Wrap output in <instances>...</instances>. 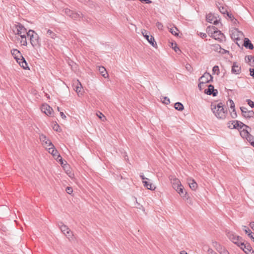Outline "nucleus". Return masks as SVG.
Masks as SVG:
<instances>
[{"label":"nucleus","mask_w":254,"mask_h":254,"mask_svg":"<svg viewBox=\"0 0 254 254\" xmlns=\"http://www.w3.org/2000/svg\"><path fill=\"white\" fill-rule=\"evenodd\" d=\"M211 109L216 117L219 119H225L227 114V110L224 108L222 103H213L211 105Z\"/></svg>","instance_id":"f257e3e1"},{"label":"nucleus","mask_w":254,"mask_h":254,"mask_svg":"<svg viewBox=\"0 0 254 254\" xmlns=\"http://www.w3.org/2000/svg\"><path fill=\"white\" fill-rule=\"evenodd\" d=\"M11 53L12 55L13 56L14 58L16 60V62L19 64L20 66L23 67L24 69H26L28 68L27 64L25 60V59L23 57L22 55L21 54L19 51L17 49H12L11 51Z\"/></svg>","instance_id":"f03ea898"},{"label":"nucleus","mask_w":254,"mask_h":254,"mask_svg":"<svg viewBox=\"0 0 254 254\" xmlns=\"http://www.w3.org/2000/svg\"><path fill=\"white\" fill-rule=\"evenodd\" d=\"M27 35L30 38V43L34 47L40 45V40L39 35L34 30H29L27 32Z\"/></svg>","instance_id":"7ed1b4c3"},{"label":"nucleus","mask_w":254,"mask_h":254,"mask_svg":"<svg viewBox=\"0 0 254 254\" xmlns=\"http://www.w3.org/2000/svg\"><path fill=\"white\" fill-rule=\"evenodd\" d=\"M211 29H213V31L211 32V34H213L212 37L219 42H222L225 38L224 35L214 26H209L207 27V30L208 32H209Z\"/></svg>","instance_id":"20e7f679"},{"label":"nucleus","mask_w":254,"mask_h":254,"mask_svg":"<svg viewBox=\"0 0 254 254\" xmlns=\"http://www.w3.org/2000/svg\"><path fill=\"white\" fill-rule=\"evenodd\" d=\"M59 226L62 232L68 238L72 237L73 236L72 232L68 227L64 224L62 222L59 223Z\"/></svg>","instance_id":"39448f33"},{"label":"nucleus","mask_w":254,"mask_h":254,"mask_svg":"<svg viewBox=\"0 0 254 254\" xmlns=\"http://www.w3.org/2000/svg\"><path fill=\"white\" fill-rule=\"evenodd\" d=\"M141 33L143 36L152 46L155 47L157 45L154 40V37L152 35H150V33L148 31L144 29L142 30Z\"/></svg>","instance_id":"423d86ee"},{"label":"nucleus","mask_w":254,"mask_h":254,"mask_svg":"<svg viewBox=\"0 0 254 254\" xmlns=\"http://www.w3.org/2000/svg\"><path fill=\"white\" fill-rule=\"evenodd\" d=\"M240 110L242 112L243 116L246 119H250L254 117V112L253 110H248V109L244 107H241Z\"/></svg>","instance_id":"0eeeda50"},{"label":"nucleus","mask_w":254,"mask_h":254,"mask_svg":"<svg viewBox=\"0 0 254 254\" xmlns=\"http://www.w3.org/2000/svg\"><path fill=\"white\" fill-rule=\"evenodd\" d=\"M212 80L213 77L207 72H205L198 79V81H201V83H204L205 84L210 82Z\"/></svg>","instance_id":"6e6552de"},{"label":"nucleus","mask_w":254,"mask_h":254,"mask_svg":"<svg viewBox=\"0 0 254 254\" xmlns=\"http://www.w3.org/2000/svg\"><path fill=\"white\" fill-rule=\"evenodd\" d=\"M39 139L42 142L43 146L45 148H47V145L53 146V144H52L51 140L48 139L46 135L43 134H41L40 135Z\"/></svg>","instance_id":"1a4fd4ad"},{"label":"nucleus","mask_w":254,"mask_h":254,"mask_svg":"<svg viewBox=\"0 0 254 254\" xmlns=\"http://www.w3.org/2000/svg\"><path fill=\"white\" fill-rule=\"evenodd\" d=\"M49 152L52 154V155L54 157H57V159H59V161H61V164H63L62 158L60 156V155L59 154L57 150L55 148L54 145H53V146H51L49 148H48Z\"/></svg>","instance_id":"9d476101"},{"label":"nucleus","mask_w":254,"mask_h":254,"mask_svg":"<svg viewBox=\"0 0 254 254\" xmlns=\"http://www.w3.org/2000/svg\"><path fill=\"white\" fill-rule=\"evenodd\" d=\"M204 93L207 95H212L213 96H216L218 93L216 89H214V86L212 84H209L208 86V88L205 89Z\"/></svg>","instance_id":"9b49d317"},{"label":"nucleus","mask_w":254,"mask_h":254,"mask_svg":"<svg viewBox=\"0 0 254 254\" xmlns=\"http://www.w3.org/2000/svg\"><path fill=\"white\" fill-rule=\"evenodd\" d=\"M206 20L207 22L213 23L214 25H217L220 19H218L216 16L210 13L207 15Z\"/></svg>","instance_id":"f8f14e48"},{"label":"nucleus","mask_w":254,"mask_h":254,"mask_svg":"<svg viewBox=\"0 0 254 254\" xmlns=\"http://www.w3.org/2000/svg\"><path fill=\"white\" fill-rule=\"evenodd\" d=\"M41 111L47 116H50L53 112V109L48 104H43L41 107Z\"/></svg>","instance_id":"ddd939ff"},{"label":"nucleus","mask_w":254,"mask_h":254,"mask_svg":"<svg viewBox=\"0 0 254 254\" xmlns=\"http://www.w3.org/2000/svg\"><path fill=\"white\" fill-rule=\"evenodd\" d=\"M231 125H233V128L235 129H241L243 127H245L247 128L249 127L243 124L242 122L239 121H231Z\"/></svg>","instance_id":"4468645a"},{"label":"nucleus","mask_w":254,"mask_h":254,"mask_svg":"<svg viewBox=\"0 0 254 254\" xmlns=\"http://www.w3.org/2000/svg\"><path fill=\"white\" fill-rule=\"evenodd\" d=\"M231 71L234 74H238L241 72V67L237 63L235 62L232 66Z\"/></svg>","instance_id":"2eb2a0df"},{"label":"nucleus","mask_w":254,"mask_h":254,"mask_svg":"<svg viewBox=\"0 0 254 254\" xmlns=\"http://www.w3.org/2000/svg\"><path fill=\"white\" fill-rule=\"evenodd\" d=\"M16 27L17 28V34L21 35L22 34H27V29L20 23H18Z\"/></svg>","instance_id":"dca6fc26"},{"label":"nucleus","mask_w":254,"mask_h":254,"mask_svg":"<svg viewBox=\"0 0 254 254\" xmlns=\"http://www.w3.org/2000/svg\"><path fill=\"white\" fill-rule=\"evenodd\" d=\"M227 236L229 239L234 244L238 240H241V237L235 235L232 232H229L227 234Z\"/></svg>","instance_id":"f3484780"},{"label":"nucleus","mask_w":254,"mask_h":254,"mask_svg":"<svg viewBox=\"0 0 254 254\" xmlns=\"http://www.w3.org/2000/svg\"><path fill=\"white\" fill-rule=\"evenodd\" d=\"M173 188L177 191L180 187H182V185L180 181L178 179H174L172 182Z\"/></svg>","instance_id":"a211bd4d"},{"label":"nucleus","mask_w":254,"mask_h":254,"mask_svg":"<svg viewBox=\"0 0 254 254\" xmlns=\"http://www.w3.org/2000/svg\"><path fill=\"white\" fill-rule=\"evenodd\" d=\"M177 191L184 198L187 199L189 198V195L187 192L184 190V187L183 186H182V187H180L179 189L177 190Z\"/></svg>","instance_id":"6ab92c4d"},{"label":"nucleus","mask_w":254,"mask_h":254,"mask_svg":"<svg viewBox=\"0 0 254 254\" xmlns=\"http://www.w3.org/2000/svg\"><path fill=\"white\" fill-rule=\"evenodd\" d=\"M241 249L247 254H249L253 250L251 246L248 243H244V245L241 247Z\"/></svg>","instance_id":"aec40b11"},{"label":"nucleus","mask_w":254,"mask_h":254,"mask_svg":"<svg viewBox=\"0 0 254 254\" xmlns=\"http://www.w3.org/2000/svg\"><path fill=\"white\" fill-rule=\"evenodd\" d=\"M244 46L246 48H248L250 50H253L254 49V46L253 44L251 43V41L248 38H245Z\"/></svg>","instance_id":"412c9836"},{"label":"nucleus","mask_w":254,"mask_h":254,"mask_svg":"<svg viewBox=\"0 0 254 254\" xmlns=\"http://www.w3.org/2000/svg\"><path fill=\"white\" fill-rule=\"evenodd\" d=\"M213 246L215 248L216 251L219 253V254H220L221 252H222L225 249L224 247H222L221 245L216 242H213Z\"/></svg>","instance_id":"4be33fe9"},{"label":"nucleus","mask_w":254,"mask_h":254,"mask_svg":"<svg viewBox=\"0 0 254 254\" xmlns=\"http://www.w3.org/2000/svg\"><path fill=\"white\" fill-rule=\"evenodd\" d=\"M142 183L143 184L144 187H145L148 190H154L155 189V187L154 186H153L150 182L147 181V180L143 181Z\"/></svg>","instance_id":"5701e85b"},{"label":"nucleus","mask_w":254,"mask_h":254,"mask_svg":"<svg viewBox=\"0 0 254 254\" xmlns=\"http://www.w3.org/2000/svg\"><path fill=\"white\" fill-rule=\"evenodd\" d=\"M245 60L251 66H254V57L252 55H249L246 57Z\"/></svg>","instance_id":"b1692460"},{"label":"nucleus","mask_w":254,"mask_h":254,"mask_svg":"<svg viewBox=\"0 0 254 254\" xmlns=\"http://www.w3.org/2000/svg\"><path fill=\"white\" fill-rule=\"evenodd\" d=\"M240 134L241 136L243 138H248V137H252V135L249 133V132L247 130L244 129L240 132Z\"/></svg>","instance_id":"393cba45"},{"label":"nucleus","mask_w":254,"mask_h":254,"mask_svg":"<svg viewBox=\"0 0 254 254\" xmlns=\"http://www.w3.org/2000/svg\"><path fill=\"white\" fill-rule=\"evenodd\" d=\"M47 34L48 37L53 39H55L57 37V34L50 29L47 30Z\"/></svg>","instance_id":"a878e982"},{"label":"nucleus","mask_w":254,"mask_h":254,"mask_svg":"<svg viewBox=\"0 0 254 254\" xmlns=\"http://www.w3.org/2000/svg\"><path fill=\"white\" fill-rule=\"evenodd\" d=\"M76 84L77 85L74 87V89L79 94L81 92L82 87L81 83L78 80H77Z\"/></svg>","instance_id":"bb28decb"},{"label":"nucleus","mask_w":254,"mask_h":254,"mask_svg":"<svg viewBox=\"0 0 254 254\" xmlns=\"http://www.w3.org/2000/svg\"><path fill=\"white\" fill-rule=\"evenodd\" d=\"M174 108L176 110L182 111L183 110L184 107L183 105L180 102H177L174 105Z\"/></svg>","instance_id":"cd10ccee"},{"label":"nucleus","mask_w":254,"mask_h":254,"mask_svg":"<svg viewBox=\"0 0 254 254\" xmlns=\"http://www.w3.org/2000/svg\"><path fill=\"white\" fill-rule=\"evenodd\" d=\"M82 16V14L81 12H73L71 17L75 20H78Z\"/></svg>","instance_id":"c85d7f7f"},{"label":"nucleus","mask_w":254,"mask_h":254,"mask_svg":"<svg viewBox=\"0 0 254 254\" xmlns=\"http://www.w3.org/2000/svg\"><path fill=\"white\" fill-rule=\"evenodd\" d=\"M99 71L102 75L105 78L106 77V75H107V72H106V70L105 68L103 66L99 67Z\"/></svg>","instance_id":"c756f323"},{"label":"nucleus","mask_w":254,"mask_h":254,"mask_svg":"<svg viewBox=\"0 0 254 254\" xmlns=\"http://www.w3.org/2000/svg\"><path fill=\"white\" fill-rule=\"evenodd\" d=\"M212 49L215 51H216L218 53H220L221 51L222 50V48L221 46L218 44H214L212 45Z\"/></svg>","instance_id":"7c9ffc66"},{"label":"nucleus","mask_w":254,"mask_h":254,"mask_svg":"<svg viewBox=\"0 0 254 254\" xmlns=\"http://www.w3.org/2000/svg\"><path fill=\"white\" fill-rule=\"evenodd\" d=\"M191 181V182L189 183V186L192 190H194L197 188V184L193 180Z\"/></svg>","instance_id":"2f4dec72"},{"label":"nucleus","mask_w":254,"mask_h":254,"mask_svg":"<svg viewBox=\"0 0 254 254\" xmlns=\"http://www.w3.org/2000/svg\"><path fill=\"white\" fill-rule=\"evenodd\" d=\"M170 32L175 36H178L179 34L177 32L178 31V29L176 27H174L172 28H170Z\"/></svg>","instance_id":"473e14b6"},{"label":"nucleus","mask_w":254,"mask_h":254,"mask_svg":"<svg viewBox=\"0 0 254 254\" xmlns=\"http://www.w3.org/2000/svg\"><path fill=\"white\" fill-rule=\"evenodd\" d=\"M220 12L223 14H225L228 12L226 7L223 6H220L219 7Z\"/></svg>","instance_id":"72a5a7b5"},{"label":"nucleus","mask_w":254,"mask_h":254,"mask_svg":"<svg viewBox=\"0 0 254 254\" xmlns=\"http://www.w3.org/2000/svg\"><path fill=\"white\" fill-rule=\"evenodd\" d=\"M244 242L241 237V240H238V241L235 242V244L237 245L238 247H241L244 245Z\"/></svg>","instance_id":"f704fd0d"},{"label":"nucleus","mask_w":254,"mask_h":254,"mask_svg":"<svg viewBox=\"0 0 254 254\" xmlns=\"http://www.w3.org/2000/svg\"><path fill=\"white\" fill-rule=\"evenodd\" d=\"M64 13L66 15H68V16H69L70 17L71 16V15H72V13L73 12V11H71L70 9H68V8L64 9Z\"/></svg>","instance_id":"c9c22d12"},{"label":"nucleus","mask_w":254,"mask_h":254,"mask_svg":"<svg viewBox=\"0 0 254 254\" xmlns=\"http://www.w3.org/2000/svg\"><path fill=\"white\" fill-rule=\"evenodd\" d=\"M213 74L216 73L217 75L219 74V68L217 65H215L212 68Z\"/></svg>","instance_id":"e433bc0d"},{"label":"nucleus","mask_w":254,"mask_h":254,"mask_svg":"<svg viewBox=\"0 0 254 254\" xmlns=\"http://www.w3.org/2000/svg\"><path fill=\"white\" fill-rule=\"evenodd\" d=\"M226 14L227 16L231 19V20L234 21V22H236V21H237V19L234 18L232 14L228 12H227Z\"/></svg>","instance_id":"4c0bfd02"},{"label":"nucleus","mask_w":254,"mask_h":254,"mask_svg":"<svg viewBox=\"0 0 254 254\" xmlns=\"http://www.w3.org/2000/svg\"><path fill=\"white\" fill-rule=\"evenodd\" d=\"M172 48L175 50V52H177L178 51L180 52V50L179 49V47H178L176 43L173 44L172 43Z\"/></svg>","instance_id":"58836bf2"},{"label":"nucleus","mask_w":254,"mask_h":254,"mask_svg":"<svg viewBox=\"0 0 254 254\" xmlns=\"http://www.w3.org/2000/svg\"><path fill=\"white\" fill-rule=\"evenodd\" d=\"M231 116L232 118L235 119L237 117V113L235 109H233L232 112L231 113Z\"/></svg>","instance_id":"ea45409f"},{"label":"nucleus","mask_w":254,"mask_h":254,"mask_svg":"<svg viewBox=\"0 0 254 254\" xmlns=\"http://www.w3.org/2000/svg\"><path fill=\"white\" fill-rule=\"evenodd\" d=\"M246 102L251 108L254 107V102L253 101H251L250 99H247Z\"/></svg>","instance_id":"a19ab883"},{"label":"nucleus","mask_w":254,"mask_h":254,"mask_svg":"<svg viewBox=\"0 0 254 254\" xmlns=\"http://www.w3.org/2000/svg\"><path fill=\"white\" fill-rule=\"evenodd\" d=\"M53 128L54 130L57 131H60L61 130L60 126L58 124H55L53 127Z\"/></svg>","instance_id":"79ce46f5"},{"label":"nucleus","mask_w":254,"mask_h":254,"mask_svg":"<svg viewBox=\"0 0 254 254\" xmlns=\"http://www.w3.org/2000/svg\"><path fill=\"white\" fill-rule=\"evenodd\" d=\"M156 26L157 27L158 29L159 30H162L163 29V24L160 22H157L156 23Z\"/></svg>","instance_id":"37998d69"},{"label":"nucleus","mask_w":254,"mask_h":254,"mask_svg":"<svg viewBox=\"0 0 254 254\" xmlns=\"http://www.w3.org/2000/svg\"><path fill=\"white\" fill-rule=\"evenodd\" d=\"M65 190H66V192L68 194H71L73 191V190H72V188L69 187H67L66 188Z\"/></svg>","instance_id":"c03bdc74"},{"label":"nucleus","mask_w":254,"mask_h":254,"mask_svg":"<svg viewBox=\"0 0 254 254\" xmlns=\"http://www.w3.org/2000/svg\"><path fill=\"white\" fill-rule=\"evenodd\" d=\"M243 227H244L243 230L246 234H248L249 233H250L251 232V230L249 228H248L247 226H244Z\"/></svg>","instance_id":"a18cd8bd"},{"label":"nucleus","mask_w":254,"mask_h":254,"mask_svg":"<svg viewBox=\"0 0 254 254\" xmlns=\"http://www.w3.org/2000/svg\"><path fill=\"white\" fill-rule=\"evenodd\" d=\"M170 102V100L168 97H164V100L163 101V103L167 105V104H169Z\"/></svg>","instance_id":"49530a36"},{"label":"nucleus","mask_w":254,"mask_h":254,"mask_svg":"<svg viewBox=\"0 0 254 254\" xmlns=\"http://www.w3.org/2000/svg\"><path fill=\"white\" fill-rule=\"evenodd\" d=\"M20 43H21V45H22L23 46H26L27 45L26 38L21 39Z\"/></svg>","instance_id":"de8ad7c7"},{"label":"nucleus","mask_w":254,"mask_h":254,"mask_svg":"<svg viewBox=\"0 0 254 254\" xmlns=\"http://www.w3.org/2000/svg\"><path fill=\"white\" fill-rule=\"evenodd\" d=\"M207 252L209 254H217L211 248H208L207 250Z\"/></svg>","instance_id":"09e8293b"},{"label":"nucleus","mask_w":254,"mask_h":254,"mask_svg":"<svg viewBox=\"0 0 254 254\" xmlns=\"http://www.w3.org/2000/svg\"><path fill=\"white\" fill-rule=\"evenodd\" d=\"M186 68L187 70L190 72L192 71V67L190 64H187L186 65Z\"/></svg>","instance_id":"8fccbe9b"},{"label":"nucleus","mask_w":254,"mask_h":254,"mask_svg":"<svg viewBox=\"0 0 254 254\" xmlns=\"http://www.w3.org/2000/svg\"><path fill=\"white\" fill-rule=\"evenodd\" d=\"M230 103V108L233 110V109H235V104L233 100H229Z\"/></svg>","instance_id":"3c124183"},{"label":"nucleus","mask_w":254,"mask_h":254,"mask_svg":"<svg viewBox=\"0 0 254 254\" xmlns=\"http://www.w3.org/2000/svg\"><path fill=\"white\" fill-rule=\"evenodd\" d=\"M204 83H201V81H199V84L198 85V87L200 90L202 89V85L204 84Z\"/></svg>","instance_id":"603ef678"},{"label":"nucleus","mask_w":254,"mask_h":254,"mask_svg":"<svg viewBox=\"0 0 254 254\" xmlns=\"http://www.w3.org/2000/svg\"><path fill=\"white\" fill-rule=\"evenodd\" d=\"M140 177L141 178V179L143 181H145V180L149 181V180L148 178H146V177H145V176H144L143 173H140Z\"/></svg>","instance_id":"864d4df0"},{"label":"nucleus","mask_w":254,"mask_h":254,"mask_svg":"<svg viewBox=\"0 0 254 254\" xmlns=\"http://www.w3.org/2000/svg\"><path fill=\"white\" fill-rule=\"evenodd\" d=\"M100 114V115H99L98 114H97V116L99 117V118H100L102 121H104V119H105V117L104 116V115L101 113H99Z\"/></svg>","instance_id":"5fc2aeb1"},{"label":"nucleus","mask_w":254,"mask_h":254,"mask_svg":"<svg viewBox=\"0 0 254 254\" xmlns=\"http://www.w3.org/2000/svg\"><path fill=\"white\" fill-rule=\"evenodd\" d=\"M248 236L251 238L253 241L254 240V233L251 232L248 234Z\"/></svg>","instance_id":"6e6d98bb"},{"label":"nucleus","mask_w":254,"mask_h":254,"mask_svg":"<svg viewBox=\"0 0 254 254\" xmlns=\"http://www.w3.org/2000/svg\"><path fill=\"white\" fill-rule=\"evenodd\" d=\"M250 75L254 78V68H250Z\"/></svg>","instance_id":"4d7b16f0"},{"label":"nucleus","mask_w":254,"mask_h":254,"mask_svg":"<svg viewBox=\"0 0 254 254\" xmlns=\"http://www.w3.org/2000/svg\"><path fill=\"white\" fill-rule=\"evenodd\" d=\"M199 35L202 38H206L207 37L206 34L204 33L200 32Z\"/></svg>","instance_id":"13d9d810"},{"label":"nucleus","mask_w":254,"mask_h":254,"mask_svg":"<svg viewBox=\"0 0 254 254\" xmlns=\"http://www.w3.org/2000/svg\"><path fill=\"white\" fill-rule=\"evenodd\" d=\"M229 51H227V50H226L223 48H222V50L221 51V52L220 53L222 54H226V53H229Z\"/></svg>","instance_id":"bf43d9fd"},{"label":"nucleus","mask_w":254,"mask_h":254,"mask_svg":"<svg viewBox=\"0 0 254 254\" xmlns=\"http://www.w3.org/2000/svg\"><path fill=\"white\" fill-rule=\"evenodd\" d=\"M220 254H230L228 251L225 249L222 252H221Z\"/></svg>","instance_id":"052dcab7"},{"label":"nucleus","mask_w":254,"mask_h":254,"mask_svg":"<svg viewBox=\"0 0 254 254\" xmlns=\"http://www.w3.org/2000/svg\"><path fill=\"white\" fill-rule=\"evenodd\" d=\"M60 115L63 119H65L66 118V116L63 112H60Z\"/></svg>","instance_id":"680f3d73"},{"label":"nucleus","mask_w":254,"mask_h":254,"mask_svg":"<svg viewBox=\"0 0 254 254\" xmlns=\"http://www.w3.org/2000/svg\"><path fill=\"white\" fill-rule=\"evenodd\" d=\"M250 226L253 230H254V222H251L250 223Z\"/></svg>","instance_id":"e2e57ef3"},{"label":"nucleus","mask_w":254,"mask_h":254,"mask_svg":"<svg viewBox=\"0 0 254 254\" xmlns=\"http://www.w3.org/2000/svg\"><path fill=\"white\" fill-rule=\"evenodd\" d=\"M250 143L251 142H252V140L253 139V136L252 137H248V138H246Z\"/></svg>","instance_id":"0e129e2a"},{"label":"nucleus","mask_w":254,"mask_h":254,"mask_svg":"<svg viewBox=\"0 0 254 254\" xmlns=\"http://www.w3.org/2000/svg\"><path fill=\"white\" fill-rule=\"evenodd\" d=\"M21 38V39L26 38V36L25 34H22L19 35Z\"/></svg>","instance_id":"69168bd1"},{"label":"nucleus","mask_w":254,"mask_h":254,"mask_svg":"<svg viewBox=\"0 0 254 254\" xmlns=\"http://www.w3.org/2000/svg\"><path fill=\"white\" fill-rule=\"evenodd\" d=\"M233 125H231V121L229 123H228V127L230 128H233V127H232V126Z\"/></svg>","instance_id":"338daca9"},{"label":"nucleus","mask_w":254,"mask_h":254,"mask_svg":"<svg viewBox=\"0 0 254 254\" xmlns=\"http://www.w3.org/2000/svg\"><path fill=\"white\" fill-rule=\"evenodd\" d=\"M180 254H188L185 251H182L180 252Z\"/></svg>","instance_id":"774afa93"}]
</instances>
